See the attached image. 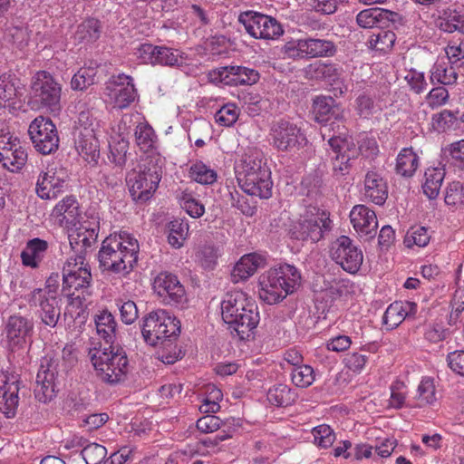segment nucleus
Returning <instances> with one entry per match:
<instances>
[{
	"mask_svg": "<svg viewBox=\"0 0 464 464\" xmlns=\"http://www.w3.org/2000/svg\"><path fill=\"white\" fill-rule=\"evenodd\" d=\"M221 315L231 333L235 332L241 340L247 339L260 321L256 301L243 291H231L225 295L221 302Z\"/></svg>",
	"mask_w": 464,
	"mask_h": 464,
	"instance_id": "obj_1",
	"label": "nucleus"
},
{
	"mask_svg": "<svg viewBox=\"0 0 464 464\" xmlns=\"http://www.w3.org/2000/svg\"><path fill=\"white\" fill-rule=\"evenodd\" d=\"M139 244L127 233L107 237L102 243L97 258L103 271L130 272L138 261Z\"/></svg>",
	"mask_w": 464,
	"mask_h": 464,
	"instance_id": "obj_2",
	"label": "nucleus"
},
{
	"mask_svg": "<svg viewBox=\"0 0 464 464\" xmlns=\"http://www.w3.org/2000/svg\"><path fill=\"white\" fill-rule=\"evenodd\" d=\"M260 299L268 304L279 303L301 285V275L292 265L284 264L262 274L258 279Z\"/></svg>",
	"mask_w": 464,
	"mask_h": 464,
	"instance_id": "obj_3",
	"label": "nucleus"
},
{
	"mask_svg": "<svg viewBox=\"0 0 464 464\" xmlns=\"http://www.w3.org/2000/svg\"><path fill=\"white\" fill-rule=\"evenodd\" d=\"M180 334V322L162 309L151 311L142 319L141 334L150 346H171Z\"/></svg>",
	"mask_w": 464,
	"mask_h": 464,
	"instance_id": "obj_4",
	"label": "nucleus"
},
{
	"mask_svg": "<svg viewBox=\"0 0 464 464\" xmlns=\"http://www.w3.org/2000/svg\"><path fill=\"white\" fill-rule=\"evenodd\" d=\"M62 85L46 71H39L31 80L28 105L56 114L61 109Z\"/></svg>",
	"mask_w": 464,
	"mask_h": 464,
	"instance_id": "obj_5",
	"label": "nucleus"
},
{
	"mask_svg": "<svg viewBox=\"0 0 464 464\" xmlns=\"http://www.w3.org/2000/svg\"><path fill=\"white\" fill-rule=\"evenodd\" d=\"M91 362L100 372L102 381L115 384L128 372L129 361L125 351L118 344H111L102 350L96 347L90 351Z\"/></svg>",
	"mask_w": 464,
	"mask_h": 464,
	"instance_id": "obj_6",
	"label": "nucleus"
},
{
	"mask_svg": "<svg viewBox=\"0 0 464 464\" xmlns=\"http://www.w3.org/2000/svg\"><path fill=\"white\" fill-rule=\"evenodd\" d=\"M139 170L128 173L126 183L132 199L139 203L148 201L158 188L162 170L152 160L140 165Z\"/></svg>",
	"mask_w": 464,
	"mask_h": 464,
	"instance_id": "obj_7",
	"label": "nucleus"
},
{
	"mask_svg": "<svg viewBox=\"0 0 464 464\" xmlns=\"http://www.w3.org/2000/svg\"><path fill=\"white\" fill-rule=\"evenodd\" d=\"M28 134L36 151L43 155L53 154L59 148L58 131L49 118H35L29 125Z\"/></svg>",
	"mask_w": 464,
	"mask_h": 464,
	"instance_id": "obj_8",
	"label": "nucleus"
},
{
	"mask_svg": "<svg viewBox=\"0 0 464 464\" xmlns=\"http://www.w3.org/2000/svg\"><path fill=\"white\" fill-rule=\"evenodd\" d=\"M270 135L273 146L280 151L299 150L307 143V139L301 129L284 119L273 122Z\"/></svg>",
	"mask_w": 464,
	"mask_h": 464,
	"instance_id": "obj_9",
	"label": "nucleus"
},
{
	"mask_svg": "<svg viewBox=\"0 0 464 464\" xmlns=\"http://www.w3.org/2000/svg\"><path fill=\"white\" fill-rule=\"evenodd\" d=\"M238 22L256 39H275L284 32L276 18L254 11L241 13Z\"/></svg>",
	"mask_w": 464,
	"mask_h": 464,
	"instance_id": "obj_10",
	"label": "nucleus"
},
{
	"mask_svg": "<svg viewBox=\"0 0 464 464\" xmlns=\"http://www.w3.org/2000/svg\"><path fill=\"white\" fill-rule=\"evenodd\" d=\"M27 151L21 140L10 133L0 135V162L3 167L14 172L27 161Z\"/></svg>",
	"mask_w": 464,
	"mask_h": 464,
	"instance_id": "obj_11",
	"label": "nucleus"
},
{
	"mask_svg": "<svg viewBox=\"0 0 464 464\" xmlns=\"http://www.w3.org/2000/svg\"><path fill=\"white\" fill-rule=\"evenodd\" d=\"M33 331L34 323L29 318L22 315L9 316L5 325L7 349L11 352L24 349Z\"/></svg>",
	"mask_w": 464,
	"mask_h": 464,
	"instance_id": "obj_12",
	"label": "nucleus"
},
{
	"mask_svg": "<svg viewBox=\"0 0 464 464\" xmlns=\"http://www.w3.org/2000/svg\"><path fill=\"white\" fill-rule=\"evenodd\" d=\"M332 258L339 264L343 270L356 273L362 263V252L353 245V241L346 236L340 237L331 249Z\"/></svg>",
	"mask_w": 464,
	"mask_h": 464,
	"instance_id": "obj_13",
	"label": "nucleus"
},
{
	"mask_svg": "<svg viewBox=\"0 0 464 464\" xmlns=\"http://www.w3.org/2000/svg\"><path fill=\"white\" fill-rule=\"evenodd\" d=\"M56 362L53 359L44 358L36 375L34 387L35 398L44 403L50 401L56 394Z\"/></svg>",
	"mask_w": 464,
	"mask_h": 464,
	"instance_id": "obj_14",
	"label": "nucleus"
},
{
	"mask_svg": "<svg viewBox=\"0 0 464 464\" xmlns=\"http://www.w3.org/2000/svg\"><path fill=\"white\" fill-rule=\"evenodd\" d=\"M330 223L331 220L328 218L313 215L304 217L292 229V237L316 243L323 238L324 231L330 230Z\"/></svg>",
	"mask_w": 464,
	"mask_h": 464,
	"instance_id": "obj_15",
	"label": "nucleus"
},
{
	"mask_svg": "<svg viewBox=\"0 0 464 464\" xmlns=\"http://www.w3.org/2000/svg\"><path fill=\"white\" fill-rule=\"evenodd\" d=\"M107 89L113 99L114 108H128L137 97V90L130 76L119 74L112 76L108 82Z\"/></svg>",
	"mask_w": 464,
	"mask_h": 464,
	"instance_id": "obj_16",
	"label": "nucleus"
},
{
	"mask_svg": "<svg viewBox=\"0 0 464 464\" xmlns=\"http://www.w3.org/2000/svg\"><path fill=\"white\" fill-rule=\"evenodd\" d=\"M213 81L226 85H252L259 80L257 71L243 66H226L214 71L211 74Z\"/></svg>",
	"mask_w": 464,
	"mask_h": 464,
	"instance_id": "obj_17",
	"label": "nucleus"
},
{
	"mask_svg": "<svg viewBox=\"0 0 464 464\" xmlns=\"http://www.w3.org/2000/svg\"><path fill=\"white\" fill-rule=\"evenodd\" d=\"M20 380L14 372H6L3 385L0 387V412L6 418H13L18 407Z\"/></svg>",
	"mask_w": 464,
	"mask_h": 464,
	"instance_id": "obj_18",
	"label": "nucleus"
},
{
	"mask_svg": "<svg viewBox=\"0 0 464 464\" xmlns=\"http://www.w3.org/2000/svg\"><path fill=\"white\" fill-rule=\"evenodd\" d=\"M153 288L168 303L181 304L186 299L184 286L178 277L170 273H160L154 279Z\"/></svg>",
	"mask_w": 464,
	"mask_h": 464,
	"instance_id": "obj_19",
	"label": "nucleus"
},
{
	"mask_svg": "<svg viewBox=\"0 0 464 464\" xmlns=\"http://www.w3.org/2000/svg\"><path fill=\"white\" fill-rule=\"evenodd\" d=\"M313 114L314 121L321 124H326L332 120L343 121L345 118L342 104L329 95H318L314 98Z\"/></svg>",
	"mask_w": 464,
	"mask_h": 464,
	"instance_id": "obj_20",
	"label": "nucleus"
},
{
	"mask_svg": "<svg viewBox=\"0 0 464 464\" xmlns=\"http://www.w3.org/2000/svg\"><path fill=\"white\" fill-rule=\"evenodd\" d=\"M237 183L250 196L266 199L272 196L273 182L269 169H263V171L246 178H237Z\"/></svg>",
	"mask_w": 464,
	"mask_h": 464,
	"instance_id": "obj_21",
	"label": "nucleus"
},
{
	"mask_svg": "<svg viewBox=\"0 0 464 464\" xmlns=\"http://www.w3.org/2000/svg\"><path fill=\"white\" fill-rule=\"evenodd\" d=\"M351 222L354 229L364 240L372 239L376 235L378 221L376 214L364 205H356L350 213Z\"/></svg>",
	"mask_w": 464,
	"mask_h": 464,
	"instance_id": "obj_22",
	"label": "nucleus"
},
{
	"mask_svg": "<svg viewBox=\"0 0 464 464\" xmlns=\"http://www.w3.org/2000/svg\"><path fill=\"white\" fill-rule=\"evenodd\" d=\"M59 302L57 297H46L42 288H35L31 293L30 303L40 306L42 321L50 327H54L60 318Z\"/></svg>",
	"mask_w": 464,
	"mask_h": 464,
	"instance_id": "obj_23",
	"label": "nucleus"
},
{
	"mask_svg": "<svg viewBox=\"0 0 464 464\" xmlns=\"http://www.w3.org/2000/svg\"><path fill=\"white\" fill-rule=\"evenodd\" d=\"M298 46V49L288 48L287 52L291 53H289L290 56H295V53L298 54L299 52H302L311 57H329L336 53L335 44L329 40L310 38L300 41Z\"/></svg>",
	"mask_w": 464,
	"mask_h": 464,
	"instance_id": "obj_24",
	"label": "nucleus"
},
{
	"mask_svg": "<svg viewBox=\"0 0 464 464\" xmlns=\"http://www.w3.org/2000/svg\"><path fill=\"white\" fill-rule=\"evenodd\" d=\"M64 183L65 179L56 176L55 172H44L38 177L35 191L43 199L55 198L63 191Z\"/></svg>",
	"mask_w": 464,
	"mask_h": 464,
	"instance_id": "obj_25",
	"label": "nucleus"
},
{
	"mask_svg": "<svg viewBox=\"0 0 464 464\" xmlns=\"http://www.w3.org/2000/svg\"><path fill=\"white\" fill-rule=\"evenodd\" d=\"M266 259L256 253H251L243 256L239 261L235 265L232 272L231 278L234 283L245 281L253 276L256 270L264 266Z\"/></svg>",
	"mask_w": 464,
	"mask_h": 464,
	"instance_id": "obj_26",
	"label": "nucleus"
},
{
	"mask_svg": "<svg viewBox=\"0 0 464 464\" xmlns=\"http://www.w3.org/2000/svg\"><path fill=\"white\" fill-rule=\"evenodd\" d=\"M99 141L93 130L84 128L75 140L78 153L89 163H97L100 157Z\"/></svg>",
	"mask_w": 464,
	"mask_h": 464,
	"instance_id": "obj_27",
	"label": "nucleus"
},
{
	"mask_svg": "<svg viewBox=\"0 0 464 464\" xmlns=\"http://www.w3.org/2000/svg\"><path fill=\"white\" fill-rule=\"evenodd\" d=\"M365 197L376 205L382 206L388 197L387 184L377 172H367L364 179Z\"/></svg>",
	"mask_w": 464,
	"mask_h": 464,
	"instance_id": "obj_28",
	"label": "nucleus"
},
{
	"mask_svg": "<svg viewBox=\"0 0 464 464\" xmlns=\"http://www.w3.org/2000/svg\"><path fill=\"white\" fill-rule=\"evenodd\" d=\"M52 216L59 218L61 225L75 226L81 216L79 203L73 196H67L56 204Z\"/></svg>",
	"mask_w": 464,
	"mask_h": 464,
	"instance_id": "obj_29",
	"label": "nucleus"
},
{
	"mask_svg": "<svg viewBox=\"0 0 464 464\" xmlns=\"http://www.w3.org/2000/svg\"><path fill=\"white\" fill-rule=\"evenodd\" d=\"M48 246V242L39 237L28 240L25 248L21 253L23 265L31 268H38Z\"/></svg>",
	"mask_w": 464,
	"mask_h": 464,
	"instance_id": "obj_30",
	"label": "nucleus"
},
{
	"mask_svg": "<svg viewBox=\"0 0 464 464\" xmlns=\"http://www.w3.org/2000/svg\"><path fill=\"white\" fill-rule=\"evenodd\" d=\"M18 80L11 75L0 76V105L15 108L16 101L23 96V87L18 85Z\"/></svg>",
	"mask_w": 464,
	"mask_h": 464,
	"instance_id": "obj_31",
	"label": "nucleus"
},
{
	"mask_svg": "<svg viewBox=\"0 0 464 464\" xmlns=\"http://www.w3.org/2000/svg\"><path fill=\"white\" fill-rule=\"evenodd\" d=\"M102 34V24L95 18L81 23L73 34L75 44H89L96 42Z\"/></svg>",
	"mask_w": 464,
	"mask_h": 464,
	"instance_id": "obj_32",
	"label": "nucleus"
},
{
	"mask_svg": "<svg viewBox=\"0 0 464 464\" xmlns=\"http://www.w3.org/2000/svg\"><path fill=\"white\" fill-rule=\"evenodd\" d=\"M91 267L79 266V272L73 274L68 272L66 276H63V291H68L67 296L72 298L74 292L70 293L71 288H73L75 291L86 289L91 285Z\"/></svg>",
	"mask_w": 464,
	"mask_h": 464,
	"instance_id": "obj_33",
	"label": "nucleus"
},
{
	"mask_svg": "<svg viewBox=\"0 0 464 464\" xmlns=\"http://www.w3.org/2000/svg\"><path fill=\"white\" fill-rule=\"evenodd\" d=\"M98 335L108 345L115 344L117 340V322L114 316L107 310L102 311L95 318Z\"/></svg>",
	"mask_w": 464,
	"mask_h": 464,
	"instance_id": "obj_34",
	"label": "nucleus"
},
{
	"mask_svg": "<svg viewBox=\"0 0 464 464\" xmlns=\"http://www.w3.org/2000/svg\"><path fill=\"white\" fill-rule=\"evenodd\" d=\"M444 178V169L430 168L425 171L426 180L422 188L424 194L430 199H434L439 196Z\"/></svg>",
	"mask_w": 464,
	"mask_h": 464,
	"instance_id": "obj_35",
	"label": "nucleus"
},
{
	"mask_svg": "<svg viewBox=\"0 0 464 464\" xmlns=\"http://www.w3.org/2000/svg\"><path fill=\"white\" fill-rule=\"evenodd\" d=\"M419 157L411 148L403 149L397 157L396 172L403 177H411L418 168Z\"/></svg>",
	"mask_w": 464,
	"mask_h": 464,
	"instance_id": "obj_36",
	"label": "nucleus"
},
{
	"mask_svg": "<svg viewBox=\"0 0 464 464\" xmlns=\"http://www.w3.org/2000/svg\"><path fill=\"white\" fill-rule=\"evenodd\" d=\"M438 26L446 33L459 32L462 33L464 26V14L457 10L447 9L438 19Z\"/></svg>",
	"mask_w": 464,
	"mask_h": 464,
	"instance_id": "obj_37",
	"label": "nucleus"
},
{
	"mask_svg": "<svg viewBox=\"0 0 464 464\" xmlns=\"http://www.w3.org/2000/svg\"><path fill=\"white\" fill-rule=\"evenodd\" d=\"M268 401L277 407H285L295 401L294 393L285 384H276L267 392Z\"/></svg>",
	"mask_w": 464,
	"mask_h": 464,
	"instance_id": "obj_38",
	"label": "nucleus"
},
{
	"mask_svg": "<svg viewBox=\"0 0 464 464\" xmlns=\"http://www.w3.org/2000/svg\"><path fill=\"white\" fill-rule=\"evenodd\" d=\"M263 169H269L259 153L246 155L242 160L241 170L237 172V178H246L250 175L263 171Z\"/></svg>",
	"mask_w": 464,
	"mask_h": 464,
	"instance_id": "obj_39",
	"label": "nucleus"
},
{
	"mask_svg": "<svg viewBox=\"0 0 464 464\" xmlns=\"http://www.w3.org/2000/svg\"><path fill=\"white\" fill-rule=\"evenodd\" d=\"M432 84L450 85L457 82L458 73L452 66L447 67L443 63H435L430 71Z\"/></svg>",
	"mask_w": 464,
	"mask_h": 464,
	"instance_id": "obj_40",
	"label": "nucleus"
},
{
	"mask_svg": "<svg viewBox=\"0 0 464 464\" xmlns=\"http://www.w3.org/2000/svg\"><path fill=\"white\" fill-rule=\"evenodd\" d=\"M97 71L93 67H82L72 78L71 87L74 91H83L96 82Z\"/></svg>",
	"mask_w": 464,
	"mask_h": 464,
	"instance_id": "obj_41",
	"label": "nucleus"
},
{
	"mask_svg": "<svg viewBox=\"0 0 464 464\" xmlns=\"http://www.w3.org/2000/svg\"><path fill=\"white\" fill-rule=\"evenodd\" d=\"M188 173L193 180L203 185H212L217 180V172L202 161L192 164Z\"/></svg>",
	"mask_w": 464,
	"mask_h": 464,
	"instance_id": "obj_42",
	"label": "nucleus"
},
{
	"mask_svg": "<svg viewBox=\"0 0 464 464\" xmlns=\"http://www.w3.org/2000/svg\"><path fill=\"white\" fill-rule=\"evenodd\" d=\"M169 243L175 248H179L183 246V242L186 239L188 231V225L187 222L181 219H175L170 221L168 226Z\"/></svg>",
	"mask_w": 464,
	"mask_h": 464,
	"instance_id": "obj_43",
	"label": "nucleus"
},
{
	"mask_svg": "<svg viewBox=\"0 0 464 464\" xmlns=\"http://www.w3.org/2000/svg\"><path fill=\"white\" fill-rule=\"evenodd\" d=\"M31 31L26 25H11L5 31V38L18 49H24L27 46L30 40Z\"/></svg>",
	"mask_w": 464,
	"mask_h": 464,
	"instance_id": "obj_44",
	"label": "nucleus"
},
{
	"mask_svg": "<svg viewBox=\"0 0 464 464\" xmlns=\"http://www.w3.org/2000/svg\"><path fill=\"white\" fill-rule=\"evenodd\" d=\"M179 204L186 212L194 218H200L205 212L204 205L196 199L188 190L181 191L178 196Z\"/></svg>",
	"mask_w": 464,
	"mask_h": 464,
	"instance_id": "obj_45",
	"label": "nucleus"
},
{
	"mask_svg": "<svg viewBox=\"0 0 464 464\" xmlns=\"http://www.w3.org/2000/svg\"><path fill=\"white\" fill-rule=\"evenodd\" d=\"M408 315L406 308L401 303H394L388 306L386 309L382 322L389 329H393L398 326Z\"/></svg>",
	"mask_w": 464,
	"mask_h": 464,
	"instance_id": "obj_46",
	"label": "nucleus"
},
{
	"mask_svg": "<svg viewBox=\"0 0 464 464\" xmlns=\"http://www.w3.org/2000/svg\"><path fill=\"white\" fill-rule=\"evenodd\" d=\"M219 256L218 247L212 244L201 246L197 252V258L204 269L211 270L216 265Z\"/></svg>",
	"mask_w": 464,
	"mask_h": 464,
	"instance_id": "obj_47",
	"label": "nucleus"
},
{
	"mask_svg": "<svg viewBox=\"0 0 464 464\" xmlns=\"http://www.w3.org/2000/svg\"><path fill=\"white\" fill-rule=\"evenodd\" d=\"M444 155L449 164L464 170V140L451 143L444 150Z\"/></svg>",
	"mask_w": 464,
	"mask_h": 464,
	"instance_id": "obj_48",
	"label": "nucleus"
},
{
	"mask_svg": "<svg viewBox=\"0 0 464 464\" xmlns=\"http://www.w3.org/2000/svg\"><path fill=\"white\" fill-rule=\"evenodd\" d=\"M430 236L428 233V228L422 226H415L411 227L405 237L404 244L407 247H411L412 246H418L420 247H423L428 245L430 242Z\"/></svg>",
	"mask_w": 464,
	"mask_h": 464,
	"instance_id": "obj_49",
	"label": "nucleus"
},
{
	"mask_svg": "<svg viewBox=\"0 0 464 464\" xmlns=\"http://www.w3.org/2000/svg\"><path fill=\"white\" fill-rule=\"evenodd\" d=\"M293 383L300 388L309 387L314 381V369L307 364L294 367L291 371Z\"/></svg>",
	"mask_w": 464,
	"mask_h": 464,
	"instance_id": "obj_50",
	"label": "nucleus"
},
{
	"mask_svg": "<svg viewBox=\"0 0 464 464\" xmlns=\"http://www.w3.org/2000/svg\"><path fill=\"white\" fill-rule=\"evenodd\" d=\"M156 64L180 66L183 64V58L179 50L159 46V51L156 53Z\"/></svg>",
	"mask_w": 464,
	"mask_h": 464,
	"instance_id": "obj_51",
	"label": "nucleus"
},
{
	"mask_svg": "<svg viewBox=\"0 0 464 464\" xmlns=\"http://www.w3.org/2000/svg\"><path fill=\"white\" fill-rule=\"evenodd\" d=\"M395 39L393 32L381 30L377 34H372L370 44L375 50L386 53L393 46Z\"/></svg>",
	"mask_w": 464,
	"mask_h": 464,
	"instance_id": "obj_52",
	"label": "nucleus"
},
{
	"mask_svg": "<svg viewBox=\"0 0 464 464\" xmlns=\"http://www.w3.org/2000/svg\"><path fill=\"white\" fill-rule=\"evenodd\" d=\"M379 8H369L361 11L356 16V22L362 28H382V16Z\"/></svg>",
	"mask_w": 464,
	"mask_h": 464,
	"instance_id": "obj_53",
	"label": "nucleus"
},
{
	"mask_svg": "<svg viewBox=\"0 0 464 464\" xmlns=\"http://www.w3.org/2000/svg\"><path fill=\"white\" fill-rule=\"evenodd\" d=\"M107 450L98 443H89L81 451L86 464H100L106 457Z\"/></svg>",
	"mask_w": 464,
	"mask_h": 464,
	"instance_id": "obj_54",
	"label": "nucleus"
},
{
	"mask_svg": "<svg viewBox=\"0 0 464 464\" xmlns=\"http://www.w3.org/2000/svg\"><path fill=\"white\" fill-rule=\"evenodd\" d=\"M357 150L354 149L353 152L347 154H339L333 158V174L335 177H343L349 173L351 169V160L357 157Z\"/></svg>",
	"mask_w": 464,
	"mask_h": 464,
	"instance_id": "obj_55",
	"label": "nucleus"
},
{
	"mask_svg": "<svg viewBox=\"0 0 464 464\" xmlns=\"http://www.w3.org/2000/svg\"><path fill=\"white\" fill-rule=\"evenodd\" d=\"M238 109L231 103L222 106L216 113V121L225 127L232 126L238 119Z\"/></svg>",
	"mask_w": 464,
	"mask_h": 464,
	"instance_id": "obj_56",
	"label": "nucleus"
},
{
	"mask_svg": "<svg viewBox=\"0 0 464 464\" xmlns=\"http://www.w3.org/2000/svg\"><path fill=\"white\" fill-rule=\"evenodd\" d=\"M232 207L237 208L243 215L253 217L256 212V202L249 200L246 197L240 195L237 191L229 192Z\"/></svg>",
	"mask_w": 464,
	"mask_h": 464,
	"instance_id": "obj_57",
	"label": "nucleus"
},
{
	"mask_svg": "<svg viewBox=\"0 0 464 464\" xmlns=\"http://www.w3.org/2000/svg\"><path fill=\"white\" fill-rule=\"evenodd\" d=\"M445 203L449 206H464V188L459 181H453L446 188Z\"/></svg>",
	"mask_w": 464,
	"mask_h": 464,
	"instance_id": "obj_58",
	"label": "nucleus"
},
{
	"mask_svg": "<svg viewBox=\"0 0 464 464\" xmlns=\"http://www.w3.org/2000/svg\"><path fill=\"white\" fill-rule=\"evenodd\" d=\"M136 141L142 149L148 150L153 147L156 138L153 129L146 123H140L135 130Z\"/></svg>",
	"mask_w": 464,
	"mask_h": 464,
	"instance_id": "obj_59",
	"label": "nucleus"
},
{
	"mask_svg": "<svg viewBox=\"0 0 464 464\" xmlns=\"http://www.w3.org/2000/svg\"><path fill=\"white\" fill-rule=\"evenodd\" d=\"M129 148V142L124 139L114 141L110 144L109 160L119 167H122L126 163V154Z\"/></svg>",
	"mask_w": 464,
	"mask_h": 464,
	"instance_id": "obj_60",
	"label": "nucleus"
},
{
	"mask_svg": "<svg viewBox=\"0 0 464 464\" xmlns=\"http://www.w3.org/2000/svg\"><path fill=\"white\" fill-rule=\"evenodd\" d=\"M314 441L322 448H328L333 445L335 434L329 425L322 424L313 430Z\"/></svg>",
	"mask_w": 464,
	"mask_h": 464,
	"instance_id": "obj_61",
	"label": "nucleus"
},
{
	"mask_svg": "<svg viewBox=\"0 0 464 464\" xmlns=\"http://www.w3.org/2000/svg\"><path fill=\"white\" fill-rule=\"evenodd\" d=\"M418 399L420 401V406L432 403L435 398V387L431 380H422L418 387Z\"/></svg>",
	"mask_w": 464,
	"mask_h": 464,
	"instance_id": "obj_62",
	"label": "nucleus"
},
{
	"mask_svg": "<svg viewBox=\"0 0 464 464\" xmlns=\"http://www.w3.org/2000/svg\"><path fill=\"white\" fill-rule=\"evenodd\" d=\"M328 144L335 156L339 154H347L353 152L354 150V144L349 141L347 139L341 138L340 136H333L328 140Z\"/></svg>",
	"mask_w": 464,
	"mask_h": 464,
	"instance_id": "obj_63",
	"label": "nucleus"
},
{
	"mask_svg": "<svg viewBox=\"0 0 464 464\" xmlns=\"http://www.w3.org/2000/svg\"><path fill=\"white\" fill-rule=\"evenodd\" d=\"M450 368L456 373L464 376V351H455L447 356Z\"/></svg>",
	"mask_w": 464,
	"mask_h": 464,
	"instance_id": "obj_64",
	"label": "nucleus"
}]
</instances>
